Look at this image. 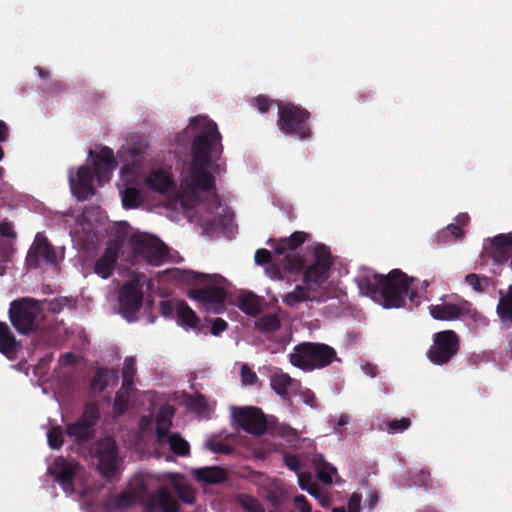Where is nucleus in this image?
<instances>
[{
	"label": "nucleus",
	"mask_w": 512,
	"mask_h": 512,
	"mask_svg": "<svg viewBox=\"0 0 512 512\" xmlns=\"http://www.w3.org/2000/svg\"><path fill=\"white\" fill-rule=\"evenodd\" d=\"M172 452L178 456H188L190 453L189 443L179 434L172 433L165 438Z\"/></svg>",
	"instance_id": "nucleus-34"
},
{
	"label": "nucleus",
	"mask_w": 512,
	"mask_h": 512,
	"mask_svg": "<svg viewBox=\"0 0 512 512\" xmlns=\"http://www.w3.org/2000/svg\"><path fill=\"white\" fill-rule=\"evenodd\" d=\"M234 422L245 432L253 435L265 433L267 420L260 408L247 406L233 409Z\"/></svg>",
	"instance_id": "nucleus-14"
},
{
	"label": "nucleus",
	"mask_w": 512,
	"mask_h": 512,
	"mask_svg": "<svg viewBox=\"0 0 512 512\" xmlns=\"http://www.w3.org/2000/svg\"><path fill=\"white\" fill-rule=\"evenodd\" d=\"M310 118V112L302 106L291 102H278L277 127L284 135L294 136L300 140L310 138Z\"/></svg>",
	"instance_id": "nucleus-6"
},
{
	"label": "nucleus",
	"mask_w": 512,
	"mask_h": 512,
	"mask_svg": "<svg viewBox=\"0 0 512 512\" xmlns=\"http://www.w3.org/2000/svg\"><path fill=\"white\" fill-rule=\"evenodd\" d=\"M308 234L303 231H295L288 238L281 239L275 243L273 250L277 255H284L280 266L271 265L268 271L272 277L283 279L296 275L305 268V260L303 257L293 252L299 248L307 239Z\"/></svg>",
	"instance_id": "nucleus-4"
},
{
	"label": "nucleus",
	"mask_w": 512,
	"mask_h": 512,
	"mask_svg": "<svg viewBox=\"0 0 512 512\" xmlns=\"http://www.w3.org/2000/svg\"><path fill=\"white\" fill-rule=\"evenodd\" d=\"M190 126L197 129L191 144V163L185 176L187 188L191 191H215V174L225 172L219 163L223 153L222 136L217 124L207 117H193Z\"/></svg>",
	"instance_id": "nucleus-1"
},
{
	"label": "nucleus",
	"mask_w": 512,
	"mask_h": 512,
	"mask_svg": "<svg viewBox=\"0 0 512 512\" xmlns=\"http://www.w3.org/2000/svg\"><path fill=\"white\" fill-rule=\"evenodd\" d=\"M239 309L247 315L257 316L261 312V303L258 296L253 293H245L239 297Z\"/></svg>",
	"instance_id": "nucleus-30"
},
{
	"label": "nucleus",
	"mask_w": 512,
	"mask_h": 512,
	"mask_svg": "<svg viewBox=\"0 0 512 512\" xmlns=\"http://www.w3.org/2000/svg\"><path fill=\"white\" fill-rule=\"evenodd\" d=\"M143 191L135 185H128L122 191V204L126 209L139 207L143 202Z\"/></svg>",
	"instance_id": "nucleus-29"
},
{
	"label": "nucleus",
	"mask_w": 512,
	"mask_h": 512,
	"mask_svg": "<svg viewBox=\"0 0 512 512\" xmlns=\"http://www.w3.org/2000/svg\"><path fill=\"white\" fill-rule=\"evenodd\" d=\"M337 358L336 350L324 343L302 342L289 354L290 363L306 372L329 366Z\"/></svg>",
	"instance_id": "nucleus-5"
},
{
	"label": "nucleus",
	"mask_w": 512,
	"mask_h": 512,
	"mask_svg": "<svg viewBox=\"0 0 512 512\" xmlns=\"http://www.w3.org/2000/svg\"><path fill=\"white\" fill-rule=\"evenodd\" d=\"M292 384V378L285 373L275 374L271 377L272 389L281 397L287 398L288 388Z\"/></svg>",
	"instance_id": "nucleus-35"
},
{
	"label": "nucleus",
	"mask_w": 512,
	"mask_h": 512,
	"mask_svg": "<svg viewBox=\"0 0 512 512\" xmlns=\"http://www.w3.org/2000/svg\"><path fill=\"white\" fill-rule=\"evenodd\" d=\"M313 463L315 467L318 468V479L322 483L330 485L332 483V476L330 471L336 472V469L333 468V466L330 463L326 462L321 454L315 455L313 457Z\"/></svg>",
	"instance_id": "nucleus-33"
},
{
	"label": "nucleus",
	"mask_w": 512,
	"mask_h": 512,
	"mask_svg": "<svg viewBox=\"0 0 512 512\" xmlns=\"http://www.w3.org/2000/svg\"><path fill=\"white\" fill-rule=\"evenodd\" d=\"M194 476L208 484H220L228 479L226 470L217 466L198 468L194 471Z\"/></svg>",
	"instance_id": "nucleus-25"
},
{
	"label": "nucleus",
	"mask_w": 512,
	"mask_h": 512,
	"mask_svg": "<svg viewBox=\"0 0 512 512\" xmlns=\"http://www.w3.org/2000/svg\"><path fill=\"white\" fill-rule=\"evenodd\" d=\"M134 382V376L122 375V386L129 387Z\"/></svg>",
	"instance_id": "nucleus-59"
},
{
	"label": "nucleus",
	"mask_w": 512,
	"mask_h": 512,
	"mask_svg": "<svg viewBox=\"0 0 512 512\" xmlns=\"http://www.w3.org/2000/svg\"><path fill=\"white\" fill-rule=\"evenodd\" d=\"M9 137V128L7 124L0 120V142H6Z\"/></svg>",
	"instance_id": "nucleus-55"
},
{
	"label": "nucleus",
	"mask_w": 512,
	"mask_h": 512,
	"mask_svg": "<svg viewBox=\"0 0 512 512\" xmlns=\"http://www.w3.org/2000/svg\"><path fill=\"white\" fill-rule=\"evenodd\" d=\"M463 235V230L460 228L458 224H449L445 230L441 231L437 235L438 241L445 242L447 238H452L453 240L460 238Z\"/></svg>",
	"instance_id": "nucleus-39"
},
{
	"label": "nucleus",
	"mask_w": 512,
	"mask_h": 512,
	"mask_svg": "<svg viewBox=\"0 0 512 512\" xmlns=\"http://www.w3.org/2000/svg\"><path fill=\"white\" fill-rule=\"evenodd\" d=\"M469 221V216L467 214H460L457 216L458 225H466Z\"/></svg>",
	"instance_id": "nucleus-60"
},
{
	"label": "nucleus",
	"mask_w": 512,
	"mask_h": 512,
	"mask_svg": "<svg viewBox=\"0 0 512 512\" xmlns=\"http://www.w3.org/2000/svg\"><path fill=\"white\" fill-rule=\"evenodd\" d=\"M307 492L317 499L321 498L322 494H324L320 487L315 483L307 490Z\"/></svg>",
	"instance_id": "nucleus-56"
},
{
	"label": "nucleus",
	"mask_w": 512,
	"mask_h": 512,
	"mask_svg": "<svg viewBox=\"0 0 512 512\" xmlns=\"http://www.w3.org/2000/svg\"><path fill=\"white\" fill-rule=\"evenodd\" d=\"M361 495L358 493H353L348 500V511L349 512H359L361 506Z\"/></svg>",
	"instance_id": "nucleus-50"
},
{
	"label": "nucleus",
	"mask_w": 512,
	"mask_h": 512,
	"mask_svg": "<svg viewBox=\"0 0 512 512\" xmlns=\"http://www.w3.org/2000/svg\"><path fill=\"white\" fill-rule=\"evenodd\" d=\"M9 319L22 335H29L40 328L44 319L41 302L34 298H21L11 302Z\"/></svg>",
	"instance_id": "nucleus-7"
},
{
	"label": "nucleus",
	"mask_w": 512,
	"mask_h": 512,
	"mask_svg": "<svg viewBox=\"0 0 512 512\" xmlns=\"http://www.w3.org/2000/svg\"><path fill=\"white\" fill-rule=\"evenodd\" d=\"M298 484L302 490L307 491L314 483L309 472L298 473Z\"/></svg>",
	"instance_id": "nucleus-49"
},
{
	"label": "nucleus",
	"mask_w": 512,
	"mask_h": 512,
	"mask_svg": "<svg viewBox=\"0 0 512 512\" xmlns=\"http://www.w3.org/2000/svg\"><path fill=\"white\" fill-rule=\"evenodd\" d=\"M181 499L183 500V502L189 503V504L193 503V501H194L193 496H187V495H183V494L181 495Z\"/></svg>",
	"instance_id": "nucleus-62"
},
{
	"label": "nucleus",
	"mask_w": 512,
	"mask_h": 512,
	"mask_svg": "<svg viewBox=\"0 0 512 512\" xmlns=\"http://www.w3.org/2000/svg\"><path fill=\"white\" fill-rule=\"evenodd\" d=\"M175 410L172 407H162L156 415L157 442L162 444L169 436L168 432L172 426V418Z\"/></svg>",
	"instance_id": "nucleus-23"
},
{
	"label": "nucleus",
	"mask_w": 512,
	"mask_h": 512,
	"mask_svg": "<svg viewBox=\"0 0 512 512\" xmlns=\"http://www.w3.org/2000/svg\"><path fill=\"white\" fill-rule=\"evenodd\" d=\"M315 299L314 291L307 284L297 285L293 291L282 297L283 303L290 307H294L302 302L313 301Z\"/></svg>",
	"instance_id": "nucleus-26"
},
{
	"label": "nucleus",
	"mask_w": 512,
	"mask_h": 512,
	"mask_svg": "<svg viewBox=\"0 0 512 512\" xmlns=\"http://www.w3.org/2000/svg\"><path fill=\"white\" fill-rule=\"evenodd\" d=\"M120 245L117 242H112L107 245L103 254L98 258L94 264V273L103 279L109 278L115 269Z\"/></svg>",
	"instance_id": "nucleus-21"
},
{
	"label": "nucleus",
	"mask_w": 512,
	"mask_h": 512,
	"mask_svg": "<svg viewBox=\"0 0 512 512\" xmlns=\"http://www.w3.org/2000/svg\"><path fill=\"white\" fill-rule=\"evenodd\" d=\"M136 367L135 359L133 357H127L124 361L122 375L135 376Z\"/></svg>",
	"instance_id": "nucleus-53"
},
{
	"label": "nucleus",
	"mask_w": 512,
	"mask_h": 512,
	"mask_svg": "<svg viewBox=\"0 0 512 512\" xmlns=\"http://www.w3.org/2000/svg\"><path fill=\"white\" fill-rule=\"evenodd\" d=\"M145 184L154 192L165 193L174 186V181L169 171L157 169L145 178Z\"/></svg>",
	"instance_id": "nucleus-22"
},
{
	"label": "nucleus",
	"mask_w": 512,
	"mask_h": 512,
	"mask_svg": "<svg viewBox=\"0 0 512 512\" xmlns=\"http://www.w3.org/2000/svg\"><path fill=\"white\" fill-rule=\"evenodd\" d=\"M188 406L198 413H203L207 409L208 404L205 396L197 393L189 397Z\"/></svg>",
	"instance_id": "nucleus-40"
},
{
	"label": "nucleus",
	"mask_w": 512,
	"mask_h": 512,
	"mask_svg": "<svg viewBox=\"0 0 512 512\" xmlns=\"http://www.w3.org/2000/svg\"><path fill=\"white\" fill-rule=\"evenodd\" d=\"M294 505L300 512H311V505L304 495H297L294 498Z\"/></svg>",
	"instance_id": "nucleus-48"
},
{
	"label": "nucleus",
	"mask_w": 512,
	"mask_h": 512,
	"mask_svg": "<svg viewBox=\"0 0 512 512\" xmlns=\"http://www.w3.org/2000/svg\"><path fill=\"white\" fill-rule=\"evenodd\" d=\"M94 177H96L94 168L91 169L88 166H81L78 169L77 183L73 177H70L71 190L78 200H87L95 194Z\"/></svg>",
	"instance_id": "nucleus-18"
},
{
	"label": "nucleus",
	"mask_w": 512,
	"mask_h": 512,
	"mask_svg": "<svg viewBox=\"0 0 512 512\" xmlns=\"http://www.w3.org/2000/svg\"><path fill=\"white\" fill-rule=\"evenodd\" d=\"M251 102L252 105L256 107L261 113H266L274 103V100L265 95H258L257 97H254Z\"/></svg>",
	"instance_id": "nucleus-43"
},
{
	"label": "nucleus",
	"mask_w": 512,
	"mask_h": 512,
	"mask_svg": "<svg viewBox=\"0 0 512 512\" xmlns=\"http://www.w3.org/2000/svg\"><path fill=\"white\" fill-rule=\"evenodd\" d=\"M130 245L135 255L153 266L161 265L168 256L167 246L159 238L146 233L133 234Z\"/></svg>",
	"instance_id": "nucleus-8"
},
{
	"label": "nucleus",
	"mask_w": 512,
	"mask_h": 512,
	"mask_svg": "<svg viewBox=\"0 0 512 512\" xmlns=\"http://www.w3.org/2000/svg\"><path fill=\"white\" fill-rule=\"evenodd\" d=\"M119 313L128 322H135L138 317L137 313L142 307L143 292L141 288L132 282L125 283L118 296Z\"/></svg>",
	"instance_id": "nucleus-13"
},
{
	"label": "nucleus",
	"mask_w": 512,
	"mask_h": 512,
	"mask_svg": "<svg viewBox=\"0 0 512 512\" xmlns=\"http://www.w3.org/2000/svg\"><path fill=\"white\" fill-rule=\"evenodd\" d=\"M159 310L164 317H173V312L176 309L170 301L164 300L160 302Z\"/></svg>",
	"instance_id": "nucleus-54"
},
{
	"label": "nucleus",
	"mask_w": 512,
	"mask_h": 512,
	"mask_svg": "<svg viewBox=\"0 0 512 512\" xmlns=\"http://www.w3.org/2000/svg\"><path fill=\"white\" fill-rule=\"evenodd\" d=\"M152 501L163 512H178L180 508L177 499L166 488L158 489Z\"/></svg>",
	"instance_id": "nucleus-27"
},
{
	"label": "nucleus",
	"mask_w": 512,
	"mask_h": 512,
	"mask_svg": "<svg viewBox=\"0 0 512 512\" xmlns=\"http://www.w3.org/2000/svg\"><path fill=\"white\" fill-rule=\"evenodd\" d=\"M47 441L51 449L58 450L64 443L63 430L60 426H54L47 432Z\"/></svg>",
	"instance_id": "nucleus-37"
},
{
	"label": "nucleus",
	"mask_w": 512,
	"mask_h": 512,
	"mask_svg": "<svg viewBox=\"0 0 512 512\" xmlns=\"http://www.w3.org/2000/svg\"><path fill=\"white\" fill-rule=\"evenodd\" d=\"M385 425L389 433H401L411 426V420L408 417H402L401 419L388 420Z\"/></svg>",
	"instance_id": "nucleus-38"
},
{
	"label": "nucleus",
	"mask_w": 512,
	"mask_h": 512,
	"mask_svg": "<svg viewBox=\"0 0 512 512\" xmlns=\"http://www.w3.org/2000/svg\"><path fill=\"white\" fill-rule=\"evenodd\" d=\"M320 501L321 506L327 507L330 503V499L327 495L322 494L321 498H318Z\"/></svg>",
	"instance_id": "nucleus-61"
},
{
	"label": "nucleus",
	"mask_w": 512,
	"mask_h": 512,
	"mask_svg": "<svg viewBox=\"0 0 512 512\" xmlns=\"http://www.w3.org/2000/svg\"><path fill=\"white\" fill-rule=\"evenodd\" d=\"M100 418V412L96 404L88 403L79 419L68 423L65 433L75 442H86L94 437V427Z\"/></svg>",
	"instance_id": "nucleus-12"
},
{
	"label": "nucleus",
	"mask_w": 512,
	"mask_h": 512,
	"mask_svg": "<svg viewBox=\"0 0 512 512\" xmlns=\"http://www.w3.org/2000/svg\"><path fill=\"white\" fill-rule=\"evenodd\" d=\"M465 282L477 293H485L491 285V278L470 273L465 276Z\"/></svg>",
	"instance_id": "nucleus-36"
},
{
	"label": "nucleus",
	"mask_w": 512,
	"mask_h": 512,
	"mask_svg": "<svg viewBox=\"0 0 512 512\" xmlns=\"http://www.w3.org/2000/svg\"><path fill=\"white\" fill-rule=\"evenodd\" d=\"M241 380L244 384H254L257 380V375L248 366L244 365L241 368Z\"/></svg>",
	"instance_id": "nucleus-47"
},
{
	"label": "nucleus",
	"mask_w": 512,
	"mask_h": 512,
	"mask_svg": "<svg viewBox=\"0 0 512 512\" xmlns=\"http://www.w3.org/2000/svg\"><path fill=\"white\" fill-rule=\"evenodd\" d=\"M0 235L9 238H16V232L14 231L11 222L3 221L0 223Z\"/></svg>",
	"instance_id": "nucleus-52"
},
{
	"label": "nucleus",
	"mask_w": 512,
	"mask_h": 512,
	"mask_svg": "<svg viewBox=\"0 0 512 512\" xmlns=\"http://www.w3.org/2000/svg\"><path fill=\"white\" fill-rule=\"evenodd\" d=\"M175 309L178 324L190 328H195L198 325L199 318L185 301H178L175 305Z\"/></svg>",
	"instance_id": "nucleus-28"
},
{
	"label": "nucleus",
	"mask_w": 512,
	"mask_h": 512,
	"mask_svg": "<svg viewBox=\"0 0 512 512\" xmlns=\"http://www.w3.org/2000/svg\"><path fill=\"white\" fill-rule=\"evenodd\" d=\"M63 257V255L58 257L56 248L50 243L46 236L42 233H37L28 250L26 265L28 269H38L42 265L57 267Z\"/></svg>",
	"instance_id": "nucleus-11"
},
{
	"label": "nucleus",
	"mask_w": 512,
	"mask_h": 512,
	"mask_svg": "<svg viewBox=\"0 0 512 512\" xmlns=\"http://www.w3.org/2000/svg\"><path fill=\"white\" fill-rule=\"evenodd\" d=\"M431 316L436 320L453 321L464 316H472V304L466 300L460 303H442L429 307Z\"/></svg>",
	"instance_id": "nucleus-17"
},
{
	"label": "nucleus",
	"mask_w": 512,
	"mask_h": 512,
	"mask_svg": "<svg viewBox=\"0 0 512 512\" xmlns=\"http://www.w3.org/2000/svg\"><path fill=\"white\" fill-rule=\"evenodd\" d=\"M207 447L216 454L230 455L234 452V447L222 441H209L207 442Z\"/></svg>",
	"instance_id": "nucleus-41"
},
{
	"label": "nucleus",
	"mask_w": 512,
	"mask_h": 512,
	"mask_svg": "<svg viewBox=\"0 0 512 512\" xmlns=\"http://www.w3.org/2000/svg\"><path fill=\"white\" fill-rule=\"evenodd\" d=\"M241 503L248 512H265L263 505L254 497L245 496Z\"/></svg>",
	"instance_id": "nucleus-44"
},
{
	"label": "nucleus",
	"mask_w": 512,
	"mask_h": 512,
	"mask_svg": "<svg viewBox=\"0 0 512 512\" xmlns=\"http://www.w3.org/2000/svg\"><path fill=\"white\" fill-rule=\"evenodd\" d=\"M145 492L144 484L126 489L118 494H110L104 501V508L109 512L122 511L133 507Z\"/></svg>",
	"instance_id": "nucleus-16"
},
{
	"label": "nucleus",
	"mask_w": 512,
	"mask_h": 512,
	"mask_svg": "<svg viewBox=\"0 0 512 512\" xmlns=\"http://www.w3.org/2000/svg\"><path fill=\"white\" fill-rule=\"evenodd\" d=\"M116 166L113 150L102 147L93 162L94 173L100 185L109 181Z\"/></svg>",
	"instance_id": "nucleus-20"
},
{
	"label": "nucleus",
	"mask_w": 512,
	"mask_h": 512,
	"mask_svg": "<svg viewBox=\"0 0 512 512\" xmlns=\"http://www.w3.org/2000/svg\"><path fill=\"white\" fill-rule=\"evenodd\" d=\"M183 281L199 285L187 291V296L201 305L207 312L221 314L225 311L227 292L223 287L225 279L218 274H204L195 271H184Z\"/></svg>",
	"instance_id": "nucleus-3"
},
{
	"label": "nucleus",
	"mask_w": 512,
	"mask_h": 512,
	"mask_svg": "<svg viewBox=\"0 0 512 512\" xmlns=\"http://www.w3.org/2000/svg\"><path fill=\"white\" fill-rule=\"evenodd\" d=\"M267 500L274 508H277L280 504L279 497L275 493H269L267 495Z\"/></svg>",
	"instance_id": "nucleus-57"
},
{
	"label": "nucleus",
	"mask_w": 512,
	"mask_h": 512,
	"mask_svg": "<svg viewBox=\"0 0 512 512\" xmlns=\"http://www.w3.org/2000/svg\"><path fill=\"white\" fill-rule=\"evenodd\" d=\"M281 320L277 314H266L255 321V328L262 334H268L279 330Z\"/></svg>",
	"instance_id": "nucleus-31"
},
{
	"label": "nucleus",
	"mask_w": 512,
	"mask_h": 512,
	"mask_svg": "<svg viewBox=\"0 0 512 512\" xmlns=\"http://www.w3.org/2000/svg\"><path fill=\"white\" fill-rule=\"evenodd\" d=\"M21 348V344L16 340L8 324L0 322V353L10 357Z\"/></svg>",
	"instance_id": "nucleus-24"
},
{
	"label": "nucleus",
	"mask_w": 512,
	"mask_h": 512,
	"mask_svg": "<svg viewBox=\"0 0 512 512\" xmlns=\"http://www.w3.org/2000/svg\"><path fill=\"white\" fill-rule=\"evenodd\" d=\"M377 501H378L377 494H373L370 499V508H373Z\"/></svg>",
	"instance_id": "nucleus-63"
},
{
	"label": "nucleus",
	"mask_w": 512,
	"mask_h": 512,
	"mask_svg": "<svg viewBox=\"0 0 512 512\" xmlns=\"http://www.w3.org/2000/svg\"><path fill=\"white\" fill-rule=\"evenodd\" d=\"M91 386L93 389L103 391L107 386V375L102 369H97L93 375Z\"/></svg>",
	"instance_id": "nucleus-42"
},
{
	"label": "nucleus",
	"mask_w": 512,
	"mask_h": 512,
	"mask_svg": "<svg viewBox=\"0 0 512 512\" xmlns=\"http://www.w3.org/2000/svg\"><path fill=\"white\" fill-rule=\"evenodd\" d=\"M414 278L400 269H393L387 275L366 274L357 279L360 292L378 302L386 309L401 308L409 296L411 303L418 306V294L410 290Z\"/></svg>",
	"instance_id": "nucleus-2"
},
{
	"label": "nucleus",
	"mask_w": 512,
	"mask_h": 512,
	"mask_svg": "<svg viewBox=\"0 0 512 512\" xmlns=\"http://www.w3.org/2000/svg\"><path fill=\"white\" fill-rule=\"evenodd\" d=\"M37 70L41 78H46L48 76V72L45 71L43 68L38 67Z\"/></svg>",
	"instance_id": "nucleus-64"
},
{
	"label": "nucleus",
	"mask_w": 512,
	"mask_h": 512,
	"mask_svg": "<svg viewBox=\"0 0 512 512\" xmlns=\"http://www.w3.org/2000/svg\"><path fill=\"white\" fill-rule=\"evenodd\" d=\"M98 471L106 480H111L117 472L118 449L112 438H104L96 444Z\"/></svg>",
	"instance_id": "nucleus-15"
},
{
	"label": "nucleus",
	"mask_w": 512,
	"mask_h": 512,
	"mask_svg": "<svg viewBox=\"0 0 512 512\" xmlns=\"http://www.w3.org/2000/svg\"><path fill=\"white\" fill-rule=\"evenodd\" d=\"M49 473L66 493L73 494L75 492L74 477L76 467L72 463H69L64 458H57L54 466L49 468Z\"/></svg>",
	"instance_id": "nucleus-19"
},
{
	"label": "nucleus",
	"mask_w": 512,
	"mask_h": 512,
	"mask_svg": "<svg viewBox=\"0 0 512 512\" xmlns=\"http://www.w3.org/2000/svg\"><path fill=\"white\" fill-rule=\"evenodd\" d=\"M284 463L290 470H292L296 473H299V470L301 468V462L296 455L285 454L284 455Z\"/></svg>",
	"instance_id": "nucleus-45"
},
{
	"label": "nucleus",
	"mask_w": 512,
	"mask_h": 512,
	"mask_svg": "<svg viewBox=\"0 0 512 512\" xmlns=\"http://www.w3.org/2000/svg\"><path fill=\"white\" fill-rule=\"evenodd\" d=\"M228 327V324L222 318H216L211 326V333L215 336H218L220 333L225 331Z\"/></svg>",
	"instance_id": "nucleus-51"
},
{
	"label": "nucleus",
	"mask_w": 512,
	"mask_h": 512,
	"mask_svg": "<svg viewBox=\"0 0 512 512\" xmlns=\"http://www.w3.org/2000/svg\"><path fill=\"white\" fill-rule=\"evenodd\" d=\"M333 260L329 248L317 244L313 249V261L304 270L303 282L309 287L321 286L329 278Z\"/></svg>",
	"instance_id": "nucleus-10"
},
{
	"label": "nucleus",
	"mask_w": 512,
	"mask_h": 512,
	"mask_svg": "<svg viewBox=\"0 0 512 512\" xmlns=\"http://www.w3.org/2000/svg\"><path fill=\"white\" fill-rule=\"evenodd\" d=\"M350 421V416L347 415V414H341L340 417L338 418V421H337V426L338 427H343L345 425H347Z\"/></svg>",
	"instance_id": "nucleus-58"
},
{
	"label": "nucleus",
	"mask_w": 512,
	"mask_h": 512,
	"mask_svg": "<svg viewBox=\"0 0 512 512\" xmlns=\"http://www.w3.org/2000/svg\"><path fill=\"white\" fill-rule=\"evenodd\" d=\"M255 262L259 265L268 264L271 262L272 254L267 249H258L254 256Z\"/></svg>",
	"instance_id": "nucleus-46"
},
{
	"label": "nucleus",
	"mask_w": 512,
	"mask_h": 512,
	"mask_svg": "<svg viewBox=\"0 0 512 512\" xmlns=\"http://www.w3.org/2000/svg\"><path fill=\"white\" fill-rule=\"evenodd\" d=\"M460 350V339L453 330H444L433 335V344L427 351L428 359L436 365L447 364Z\"/></svg>",
	"instance_id": "nucleus-9"
},
{
	"label": "nucleus",
	"mask_w": 512,
	"mask_h": 512,
	"mask_svg": "<svg viewBox=\"0 0 512 512\" xmlns=\"http://www.w3.org/2000/svg\"><path fill=\"white\" fill-rule=\"evenodd\" d=\"M496 311L502 322L512 323V285L509 286L507 293L500 297Z\"/></svg>",
	"instance_id": "nucleus-32"
}]
</instances>
